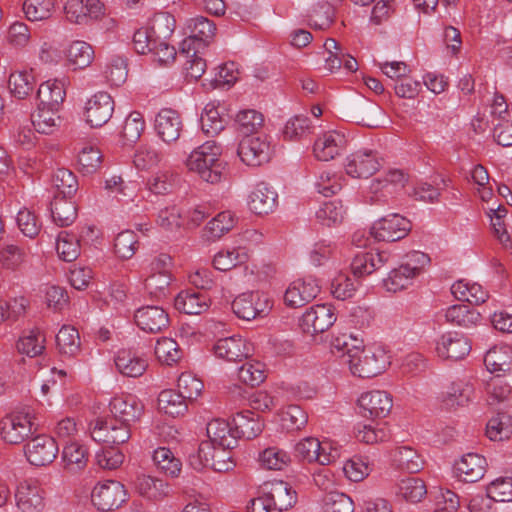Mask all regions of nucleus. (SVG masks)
Segmentation results:
<instances>
[{
	"mask_svg": "<svg viewBox=\"0 0 512 512\" xmlns=\"http://www.w3.org/2000/svg\"><path fill=\"white\" fill-rule=\"evenodd\" d=\"M220 154V147L214 141H207L191 152L187 166L202 180L211 184L219 183L225 171V163L219 158Z\"/></svg>",
	"mask_w": 512,
	"mask_h": 512,
	"instance_id": "1",
	"label": "nucleus"
},
{
	"mask_svg": "<svg viewBox=\"0 0 512 512\" xmlns=\"http://www.w3.org/2000/svg\"><path fill=\"white\" fill-rule=\"evenodd\" d=\"M36 431L29 411L12 412L0 420L1 439L8 444H21Z\"/></svg>",
	"mask_w": 512,
	"mask_h": 512,
	"instance_id": "2",
	"label": "nucleus"
},
{
	"mask_svg": "<svg viewBox=\"0 0 512 512\" xmlns=\"http://www.w3.org/2000/svg\"><path fill=\"white\" fill-rule=\"evenodd\" d=\"M348 358V367L354 376L372 378L381 374L387 365V356L380 349L364 348Z\"/></svg>",
	"mask_w": 512,
	"mask_h": 512,
	"instance_id": "3",
	"label": "nucleus"
},
{
	"mask_svg": "<svg viewBox=\"0 0 512 512\" xmlns=\"http://www.w3.org/2000/svg\"><path fill=\"white\" fill-rule=\"evenodd\" d=\"M237 154L246 165L258 167L269 162L272 148L266 135H254L242 138Z\"/></svg>",
	"mask_w": 512,
	"mask_h": 512,
	"instance_id": "4",
	"label": "nucleus"
},
{
	"mask_svg": "<svg viewBox=\"0 0 512 512\" xmlns=\"http://www.w3.org/2000/svg\"><path fill=\"white\" fill-rule=\"evenodd\" d=\"M231 308L239 319L251 321L266 316L271 305L265 295L256 291L238 295L231 303Z\"/></svg>",
	"mask_w": 512,
	"mask_h": 512,
	"instance_id": "5",
	"label": "nucleus"
},
{
	"mask_svg": "<svg viewBox=\"0 0 512 512\" xmlns=\"http://www.w3.org/2000/svg\"><path fill=\"white\" fill-rule=\"evenodd\" d=\"M91 500L99 511H113L126 502L127 492L119 481L108 480L94 487Z\"/></svg>",
	"mask_w": 512,
	"mask_h": 512,
	"instance_id": "6",
	"label": "nucleus"
},
{
	"mask_svg": "<svg viewBox=\"0 0 512 512\" xmlns=\"http://www.w3.org/2000/svg\"><path fill=\"white\" fill-rule=\"evenodd\" d=\"M132 426L126 425L112 417L98 418L91 430V437L96 442L120 445L131 437Z\"/></svg>",
	"mask_w": 512,
	"mask_h": 512,
	"instance_id": "7",
	"label": "nucleus"
},
{
	"mask_svg": "<svg viewBox=\"0 0 512 512\" xmlns=\"http://www.w3.org/2000/svg\"><path fill=\"white\" fill-rule=\"evenodd\" d=\"M411 230V222L392 213L376 221L371 227L370 234L378 241L395 242L407 236Z\"/></svg>",
	"mask_w": 512,
	"mask_h": 512,
	"instance_id": "8",
	"label": "nucleus"
},
{
	"mask_svg": "<svg viewBox=\"0 0 512 512\" xmlns=\"http://www.w3.org/2000/svg\"><path fill=\"white\" fill-rule=\"evenodd\" d=\"M58 451L55 439L46 434L36 435L24 445V453L28 462L39 467L51 464Z\"/></svg>",
	"mask_w": 512,
	"mask_h": 512,
	"instance_id": "9",
	"label": "nucleus"
},
{
	"mask_svg": "<svg viewBox=\"0 0 512 512\" xmlns=\"http://www.w3.org/2000/svg\"><path fill=\"white\" fill-rule=\"evenodd\" d=\"M336 321L334 308L329 304L314 305L302 315L299 325L306 334L315 335L327 331Z\"/></svg>",
	"mask_w": 512,
	"mask_h": 512,
	"instance_id": "10",
	"label": "nucleus"
},
{
	"mask_svg": "<svg viewBox=\"0 0 512 512\" xmlns=\"http://www.w3.org/2000/svg\"><path fill=\"white\" fill-rule=\"evenodd\" d=\"M381 167L378 153L362 148L347 157L346 173L353 178H369Z\"/></svg>",
	"mask_w": 512,
	"mask_h": 512,
	"instance_id": "11",
	"label": "nucleus"
},
{
	"mask_svg": "<svg viewBox=\"0 0 512 512\" xmlns=\"http://www.w3.org/2000/svg\"><path fill=\"white\" fill-rule=\"evenodd\" d=\"M191 35L181 43V54L189 55L194 48H204L213 39L216 31L214 22L206 17L198 16L190 20Z\"/></svg>",
	"mask_w": 512,
	"mask_h": 512,
	"instance_id": "12",
	"label": "nucleus"
},
{
	"mask_svg": "<svg viewBox=\"0 0 512 512\" xmlns=\"http://www.w3.org/2000/svg\"><path fill=\"white\" fill-rule=\"evenodd\" d=\"M109 408L112 418L132 427L140 421L144 413L143 403L131 394L112 398Z\"/></svg>",
	"mask_w": 512,
	"mask_h": 512,
	"instance_id": "13",
	"label": "nucleus"
},
{
	"mask_svg": "<svg viewBox=\"0 0 512 512\" xmlns=\"http://www.w3.org/2000/svg\"><path fill=\"white\" fill-rule=\"evenodd\" d=\"M320 292L318 281L313 276H305L293 281L284 294V302L291 308H298L311 302Z\"/></svg>",
	"mask_w": 512,
	"mask_h": 512,
	"instance_id": "14",
	"label": "nucleus"
},
{
	"mask_svg": "<svg viewBox=\"0 0 512 512\" xmlns=\"http://www.w3.org/2000/svg\"><path fill=\"white\" fill-rule=\"evenodd\" d=\"M392 405L390 394L380 390L363 393L358 399L359 413L369 419L386 417Z\"/></svg>",
	"mask_w": 512,
	"mask_h": 512,
	"instance_id": "15",
	"label": "nucleus"
},
{
	"mask_svg": "<svg viewBox=\"0 0 512 512\" xmlns=\"http://www.w3.org/2000/svg\"><path fill=\"white\" fill-rule=\"evenodd\" d=\"M113 111L112 97L107 92H98L86 103V122L93 128L102 127L111 119Z\"/></svg>",
	"mask_w": 512,
	"mask_h": 512,
	"instance_id": "16",
	"label": "nucleus"
},
{
	"mask_svg": "<svg viewBox=\"0 0 512 512\" xmlns=\"http://www.w3.org/2000/svg\"><path fill=\"white\" fill-rule=\"evenodd\" d=\"M470 351V340L458 332L443 334L436 344V352L443 359L457 361L467 356Z\"/></svg>",
	"mask_w": 512,
	"mask_h": 512,
	"instance_id": "17",
	"label": "nucleus"
},
{
	"mask_svg": "<svg viewBox=\"0 0 512 512\" xmlns=\"http://www.w3.org/2000/svg\"><path fill=\"white\" fill-rule=\"evenodd\" d=\"M137 326L147 333H160L169 325L168 313L160 306L147 305L134 314Z\"/></svg>",
	"mask_w": 512,
	"mask_h": 512,
	"instance_id": "18",
	"label": "nucleus"
},
{
	"mask_svg": "<svg viewBox=\"0 0 512 512\" xmlns=\"http://www.w3.org/2000/svg\"><path fill=\"white\" fill-rule=\"evenodd\" d=\"M213 350L218 358L234 362L247 359L253 351L252 345L241 336L219 339L215 343Z\"/></svg>",
	"mask_w": 512,
	"mask_h": 512,
	"instance_id": "19",
	"label": "nucleus"
},
{
	"mask_svg": "<svg viewBox=\"0 0 512 512\" xmlns=\"http://www.w3.org/2000/svg\"><path fill=\"white\" fill-rule=\"evenodd\" d=\"M155 130L165 143L170 144L177 141L183 130L180 114L171 108L160 110L155 118Z\"/></svg>",
	"mask_w": 512,
	"mask_h": 512,
	"instance_id": "20",
	"label": "nucleus"
},
{
	"mask_svg": "<svg viewBox=\"0 0 512 512\" xmlns=\"http://www.w3.org/2000/svg\"><path fill=\"white\" fill-rule=\"evenodd\" d=\"M346 115L357 124L373 128L378 126V118L382 115V109L376 103L359 97L349 103Z\"/></svg>",
	"mask_w": 512,
	"mask_h": 512,
	"instance_id": "21",
	"label": "nucleus"
},
{
	"mask_svg": "<svg viewBox=\"0 0 512 512\" xmlns=\"http://www.w3.org/2000/svg\"><path fill=\"white\" fill-rule=\"evenodd\" d=\"M487 468L486 458L478 453L464 454L454 464V469L460 481L475 483L482 479Z\"/></svg>",
	"mask_w": 512,
	"mask_h": 512,
	"instance_id": "22",
	"label": "nucleus"
},
{
	"mask_svg": "<svg viewBox=\"0 0 512 512\" xmlns=\"http://www.w3.org/2000/svg\"><path fill=\"white\" fill-rule=\"evenodd\" d=\"M17 507L22 512H40L44 508L43 490L36 481H23L16 490Z\"/></svg>",
	"mask_w": 512,
	"mask_h": 512,
	"instance_id": "23",
	"label": "nucleus"
},
{
	"mask_svg": "<svg viewBox=\"0 0 512 512\" xmlns=\"http://www.w3.org/2000/svg\"><path fill=\"white\" fill-rule=\"evenodd\" d=\"M64 12L69 22L84 24L103 13V4L99 0H68Z\"/></svg>",
	"mask_w": 512,
	"mask_h": 512,
	"instance_id": "24",
	"label": "nucleus"
},
{
	"mask_svg": "<svg viewBox=\"0 0 512 512\" xmlns=\"http://www.w3.org/2000/svg\"><path fill=\"white\" fill-rule=\"evenodd\" d=\"M278 194L265 182L258 183L249 196V208L256 215H267L275 210Z\"/></svg>",
	"mask_w": 512,
	"mask_h": 512,
	"instance_id": "25",
	"label": "nucleus"
},
{
	"mask_svg": "<svg viewBox=\"0 0 512 512\" xmlns=\"http://www.w3.org/2000/svg\"><path fill=\"white\" fill-rule=\"evenodd\" d=\"M390 257V253L386 251L360 252L356 254L351 262L353 278L370 275L388 263Z\"/></svg>",
	"mask_w": 512,
	"mask_h": 512,
	"instance_id": "26",
	"label": "nucleus"
},
{
	"mask_svg": "<svg viewBox=\"0 0 512 512\" xmlns=\"http://www.w3.org/2000/svg\"><path fill=\"white\" fill-rule=\"evenodd\" d=\"M210 298L204 292L195 290L181 291L174 300L175 308L187 315H200L210 307Z\"/></svg>",
	"mask_w": 512,
	"mask_h": 512,
	"instance_id": "27",
	"label": "nucleus"
},
{
	"mask_svg": "<svg viewBox=\"0 0 512 512\" xmlns=\"http://www.w3.org/2000/svg\"><path fill=\"white\" fill-rule=\"evenodd\" d=\"M295 454L301 460L317 462L320 465H329L334 456L327 453L320 441L314 437H307L299 441L295 446Z\"/></svg>",
	"mask_w": 512,
	"mask_h": 512,
	"instance_id": "28",
	"label": "nucleus"
},
{
	"mask_svg": "<svg viewBox=\"0 0 512 512\" xmlns=\"http://www.w3.org/2000/svg\"><path fill=\"white\" fill-rule=\"evenodd\" d=\"M236 440L238 438L253 439L257 437L263 429V423L259 416L250 410L237 412L232 419Z\"/></svg>",
	"mask_w": 512,
	"mask_h": 512,
	"instance_id": "29",
	"label": "nucleus"
},
{
	"mask_svg": "<svg viewBox=\"0 0 512 512\" xmlns=\"http://www.w3.org/2000/svg\"><path fill=\"white\" fill-rule=\"evenodd\" d=\"M265 493L270 498L277 512L286 511L294 506L297 501L296 491L284 481H275L266 485Z\"/></svg>",
	"mask_w": 512,
	"mask_h": 512,
	"instance_id": "30",
	"label": "nucleus"
},
{
	"mask_svg": "<svg viewBox=\"0 0 512 512\" xmlns=\"http://www.w3.org/2000/svg\"><path fill=\"white\" fill-rule=\"evenodd\" d=\"M118 371L127 377H140L147 369V361L131 350H119L115 357Z\"/></svg>",
	"mask_w": 512,
	"mask_h": 512,
	"instance_id": "31",
	"label": "nucleus"
},
{
	"mask_svg": "<svg viewBox=\"0 0 512 512\" xmlns=\"http://www.w3.org/2000/svg\"><path fill=\"white\" fill-rule=\"evenodd\" d=\"M209 440L219 447L234 448L237 445L234 426L223 419H214L207 424Z\"/></svg>",
	"mask_w": 512,
	"mask_h": 512,
	"instance_id": "32",
	"label": "nucleus"
},
{
	"mask_svg": "<svg viewBox=\"0 0 512 512\" xmlns=\"http://www.w3.org/2000/svg\"><path fill=\"white\" fill-rule=\"evenodd\" d=\"M66 96L64 84L59 80L43 82L37 91L38 105L42 107L60 108Z\"/></svg>",
	"mask_w": 512,
	"mask_h": 512,
	"instance_id": "33",
	"label": "nucleus"
},
{
	"mask_svg": "<svg viewBox=\"0 0 512 512\" xmlns=\"http://www.w3.org/2000/svg\"><path fill=\"white\" fill-rule=\"evenodd\" d=\"M50 206L53 221L60 227L71 225L77 218V206L71 198L56 195Z\"/></svg>",
	"mask_w": 512,
	"mask_h": 512,
	"instance_id": "34",
	"label": "nucleus"
},
{
	"mask_svg": "<svg viewBox=\"0 0 512 512\" xmlns=\"http://www.w3.org/2000/svg\"><path fill=\"white\" fill-rule=\"evenodd\" d=\"M343 143V135L337 132L325 133L315 141L313 151L318 160L329 161L339 154Z\"/></svg>",
	"mask_w": 512,
	"mask_h": 512,
	"instance_id": "35",
	"label": "nucleus"
},
{
	"mask_svg": "<svg viewBox=\"0 0 512 512\" xmlns=\"http://www.w3.org/2000/svg\"><path fill=\"white\" fill-rule=\"evenodd\" d=\"M393 462L398 469L408 473H418L424 466L422 456L409 446L397 447L393 453Z\"/></svg>",
	"mask_w": 512,
	"mask_h": 512,
	"instance_id": "36",
	"label": "nucleus"
},
{
	"mask_svg": "<svg viewBox=\"0 0 512 512\" xmlns=\"http://www.w3.org/2000/svg\"><path fill=\"white\" fill-rule=\"evenodd\" d=\"M474 393L473 386L464 381H455L442 396V403L448 409L466 405Z\"/></svg>",
	"mask_w": 512,
	"mask_h": 512,
	"instance_id": "37",
	"label": "nucleus"
},
{
	"mask_svg": "<svg viewBox=\"0 0 512 512\" xmlns=\"http://www.w3.org/2000/svg\"><path fill=\"white\" fill-rule=\"evenodd\" d=\"M445 319L448 323L469 328L480 322L481 314L469 305L457 304L445 311Z\"/></svg>",
	"mask_w": 512,
	"mask_h": 512,
	"instance_id": "38",
	"label": "nucleus"
},
{
	"mask_svg": "<svg viewBox=\"0 0 512 512\" xmlns=\"http://www.w3.org/2000/svg\"><path fill=\"white\" fill-rule=\"evenodd\" d=\"M361 345L362 340L352 334L342 333L331 340V351L340 358L342 364L348 365L349 356L359 353Z\"/></svg>",
	"mask_w": 512,
	"mask_h": 512,
	"instance_id": "39",
	"label": "nucleus"
},
{
	"mask_svg": "<svg viewBox=\"0 0 512 512\" xmlns=\"http://www.w3.org/2000/svg\"><path fill=\"white\" fill-rule=\"evenodd\" d=\"M58 111L59 108L38 105L37 112L32 115V124L35 130L46 135L54 133L60 124Z\"/></svg>",
	"mask_w": 512,
	"mask_h": 512,
	"instance_id": "40",
	"label": "nucleus"
},
{
	"mask_svg": "<svg viewBox=\"0 0 512 512\" xmlns=\"http://www.w3.org/2000/svg\"><path fill=\"white\" fill-rule=\"evenodd\" d=\"M66 57L69 65L74 70L88 67L94 59V50L90 44L84 41L72 42L67 51Z\"/></svg>",
	"mask_w": 512,
	"mask_h": 512,
	"instance_id": "41",
	"label": "nucleus"
},
{
	"mask_svg": "<svg viewBox=\"0 0 512 512\" xmlns=\"http://www.w3.org/2000/svg\"><path fill=\"white\" fill-rule=\"evenodd\" d=\"M56 343L60 354L74 357L80 352V335L78 330L64 325L56 335Z\"/></svg>",
	"mask_w": 512,
	"mask_h": 512,
	"instance_id": "42",
	"label": "nucleus"
},
{
	"mask_svg": "<svg viewBox=\"0 0 512 512\" xmlns=\"http://www.w3.org/2000/svg\"><path fill=\"white\" fill-rule=\"evenodd\" d=\"M62 461L65 469L70 472H78L84 469L88 462V451L79 443L65 445L62 452Z\"/></svg>",
	"mask_w": 512,
	"mask_h": 512,
	"instance_id": "43",
	"label": "nucleus"
},
{
	"mask_svg": "<svg viewBox=\"0 0 512 512\" xmlns=\"http://www.w3.org/2000/svg\"><path fill=\"white\" fill-rule=\"evenodd\" d=\"M263 122V115L254 109L240 111L235 118L236 130L243 137L256 135L263 126Z\"/></svg>",
	"mask_w": 512,
	"mask_h": 512,
	"instance_id": "44",
	"label": "nucleus"
},
{
	"mask_svg": "<svg viewBox=\"0 0 512 512\" xmlns=\"http://www.w3.org/2000/svg\"><path fill=\"white\" fill-rule=\"evenodd\" d=\"M138 492L149 499H162L169 494V484L161 479L142 475L136 480Z\"/></svg>",
	"mask_w": 512,
	"mask_h": 512,
	"instance_id": "45",
	"label": "nucleus"
},
{
	"mask_svg": "<svg viewBox=\"0 0 512 512\" xmlns=\"http://www.w3.org/2000/svg\"><path fill=\"white\" fill-rule=\"evenodd\" d=\"M152 458L156 467L165 475L174 478L180 474L182 463L169 448L158 447Z\"/></svg>",
	"mask_w": 512,
	"mask_h": 512,
	"instance_id": "46",
	"label": "nucleus"
},
{
	"mask_svg": "<svg viewBox=\"0 0 512 512\" xmlns=\"http://www.w3.org/2000/svg\"><path fill=\"white\" fill-rule=\"evenodd\" d=\"M185 400L179 390H163L158 396V406L165 414L175 417L184 414L187 410Z\"/></svg>",
	"mask_w": 512,
	"mask_h": 512,
	"instance_id": "47",
	"label": "nucleus"
},
{
	"mask_svg": "<svg viewBox=\"0 0 512 512\" xmlns=\"http://www.w3.org/2000/svg\"><path fill=\"white\" fill-rule=\"evenodd\" d=\"M397 494L407 502L417 503L427 494V487L422 479L408 477L398 483Z\"/></svg>",
	"mask_w": 512,
	"mask_h": 512,
	"instance_id": "48",
	"label": "nucleus"
},
{
	"mask_svg": "<svg viewBox=\"0 0 512 512\" xmlns=\"http://www.w3.org/2000/svg\"><path fill=\"white\" fill-rule=\"evenodd\" d=\"M486 435L492 441H503L512 435V419L506 413H498L486 425Z\"/></svg>",
	"mask_w": 512,
	"mask_h": 512,
	"instance_id": "49",
	"label": "nucleus"
},
{
	"mask_svg": "<svg viewBox=\"0 0 512 512\" xmlns=\"http://www.w3.org/2000/svg\"><path fill=\"white\" fill-rule=\"evenodd\" d=\"M248 259L247 253L241 248L219 251L213 258V266L220 271H228L244 264Z\"/></svg>",
	"mask_w": 512,
	"mask_h": 512,
	"instance_id": "50",
	"label": "nucleus"
},
{
	"mask_svg": "<svg viewBox=\"0 0 512 512\" xmlns=\"http://www.w3.org/2000/svg\"><path fill=\"white\" fill-rule=\"evenodd\" d=\"M202 131L211 136L219 134L226 125V120L223 118L213 104H207L201 114L200 118Z\"/></svg>",
	"mask_w": 512,
	"mask_h": 512,
	"instance_id": "51",
	"label": "nucleus"
},
{
	"mask_svg": "<svg viewBox=\"0 0 512 512\" xmlns=\"http://www.w3.org/2000/svg\"><path fill=\"white\" fill-rule=\"evenodd\" d=\"M44 343L45 335L39 329H32L18 340L17 349L29 357H36L45 349Z\"/></svg>",
	"mask_w": 512,
	"mask_h": 512,
	"instance_id": "52",
	"label": "nucleus"
},
{
	"mask_svg": "<svg viewBox=\"0 0 512 512\" xmlns=\"http://www.w3.org/2000/svg\"><path fill=\"white\" fill-rule=\"evenodd\" d=\"M56 250L60 259L72 262L80 255L79 240L75 235L62 231L57 238Z\"/></svg>",
	"mask_w": 512,
	"mask_h": 512,
	"instance_id": "53",
	"label": "nucleus"
},
{
	"mask_svg": "<svg viewBox=\"0 0 512 512\" xmlns=\"http://www.w3.org/2000/svg\"><path fill=\"white\" fill-rule=\"evenodd\" d=\"M9 88L18 99H25L34 89V76L26 71L14 72L9 76Z\"/></svg>",
	"mask_w": 512,
	"mask_h": 512,
	"instance_id": "54",
	"label": "nucleus"
},
{
	"mask_svg": "<svg viewBox=\"0 0 512 512\" xmlns=\"http://www.w3.org/2000/svg\"><path fill=\"white\" fill-rule=\"evenodd\" d=\"M234 226V218L230 211H223L208 222L205 227L207 240H215L229 232Z\"/></svg>",
	"mask_w": 512,
	"mask_h": 512,
	"instance_id": "55",
	"label": "nucleus"
},
{
	"mask_svg": "<svg viewBox=\"0 0 512 512\" xmlns=\"http://www.w3.org/2000/svg\"><path fill=\"white\" fill-rule=\"evenodd\" d=\"M415 278L416 276L408 268L400 264L399 267L390 271L388 277L383 280V284L387 291L395 293L408 288Z\"/></svg>",
	"mask_w": 512,
	"mask_h": 512,
	"instance_id": "56",
	"label": "nucleus"
},
{
	"mask_svg": "<svg viewBox=\"0 0 512 512\" xmlns=\"http://www.w3.org/2000/svg\"><path fill=\"white\" fill-rule=\"evenodd\" d=\"M53 184L60 197L72 198L78 190L76 176L68 169H58L53 176Z\"/></svg>",
	"mask_w": 512,
	"mask_h": 512,
	"instance_id": "57",
	"label": "nucleus"
},
{
	"mask_svg": "<svg viewBox=\"0 0 512 512\" xmlns=\"http://www.w3.org/2000/svg\"><path fill=\"white\" fill-rule=\"evenodd\" d=\"M145 128L143 115L138 111L131 112L124 121L122 129V138L125 144L136 143Z\"/></svg>",
	"mask_w": 512,
	"mask_h": 512,
	"instance_id": "58",
	"label": "nucleus"
},
{
	"mask_svg": "<svg viewBox=\"0 0 512 512\" xmlns=\"http://www.w3.org/2000/svg\"><path fill=\"white\" fill-rule=\"evenodd\" d=\"M155 355L161 363L172 365L180 360L182 351L174 339L163 337L157 340Z\"/></svg>",
	"mask_w": 512,
	"mask_h": 512,
	"instance_id": "59",
	"label": "nucleus"
},
{
	"mask_svg": "<svg viewBox=\"0 0 512 512\" xmlns=\"http://www.w3.org/2000/svg\"><path fill=\"white\" fill-rule=\"evenodd\" d=\"M54 6V0H25L23 11L30 21H40L50 18Z\"/></svg>",
	"mask_w": 512,
	"mask_h": 512,
	"instance_id": "60",
	"label": "nucleus"
},
{
	"mask_svg": "<svg viewBox=\"0 0 512 512\" xmlns=\"http://www.w3.org/2000/svg\"><path fill=\"white\" fill-rule=\"evenodd\" d=\"M259 461L268 470H283L290 463V456L282 449L269 447L260 453Z\"/></svg>",
	"mask_w": 512,
	"mask_h": 512,
	"instance_id": "61",
	"label": "nucleus"
},
{
	"mask_svg": "<svg viewBox=\"0 0 512 512\" xmlns=\"http://www.w3.org/2000/svg\"><path fill=\"white\" fill-rule=\"evenodd\" d=\"M345 214V209L340 200H331L323 203L316 212L317 219L324 225L331 226L341 223Z\"/></svg>",
	"mask_w": 512,
	"mask_h": 512,
	"instance_id": "62",
	"label": "nucleus"
},
{
	"mask_svg": "<svg viewBox=\"0 0 512 512\" xmlns=\"http://www.w3.org/2000/svg\"><path fill=\"white\" fill-rule=\"evenodd\" d=\"M170 283L171 275L166 270H163L147 277L144 286L152 297L161 299L167 296Z\"/></svg>",
	"mask_w": 512,
	"mask_h": 512,
	"instance_id": "63",
	"label": "nucleus"
},
{
	"mask_svg": "<svg viewBox=\"0 0 512 512\" xmlns=\"http://www.w3.org/2000/svg\"><path fill=\"white\" fill-rule=\"evenodd\" d=\"M324 512H353V500L346 494L338 491H331L323 498Z\"/></svg>",
	"mask_w": 512,
	"mask_h": 512,
	"instance_id": "64",
	"label": "nucleus"
}]
</instances>
